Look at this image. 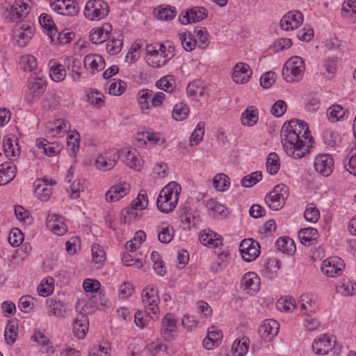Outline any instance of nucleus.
I'll return each instance as SVG.
<instances>
[{
	"instance_id": "obj_53",
	"label": "nucleus",
	"mask_w": 356,
	"mask_h": 356,
	"mask_svg": "<svg viewBox=\"0 0 356 356\" xmlns=\"http://www.w3.org/2000/svg\"><path fill=\"white\" fill-rule=\"evenodd\" d=\"M35 299L31 296H23L19 300V309L25 313L30 312L34 305Z\"/></svg>"
},
{
	"instance_id": "obj_46",
	"label": "nucleus",
	"mask_w": 356,
	"mask_h": 356,
	"mask_svg": "<svg viewBox=\"0 0 356 356\" xmlns=\"http://www.w3.org/2000/svg\"><path fill=\"white\" fill-rule=\"evenodd\" d=\"M181 220L184 225H186L188 228L194 227L198 222V218L193 214L190 209L185 208L181 213Z\"/></svg>"
},
{
	"instance_id": "obj_25",
	"label": "nucleus",
	"mask_w": 356,
	"mask_h": 356,
	"mask_svg": "<svg viewBox=\"0 0 356 356\" xmlns=\"http://www.w3.org/2000/svg\"><path fill=\"white\" fill-rule=\"evenodd\" d=\"M279 330V323L273 319H268L260 327L259 332L266 339L270 341Z\"/></svg>"
},
{
	"instance_id": "obj_11",
	"label": "nucleus",
	"mask_w": 356,
	"mask_h": 356,
	"mask_svg": "<svg viewBox=\"0 0 356 356\" xmlns=\"http://www.w3.org/2000/svg\"><path fill=\"white\" fill-rule=\"evenodd\" d=\"M119 152L120 158L127 166L136 170H140L143 161L136 149L123 148L119 150Z\"/></svg>"
},
{
	"instance_id": "obj_16",
	"label": "nucleus",
	"mask_w": 356,
	"mask_h": 356,
	"mask_svg": "<svg viewBox=\"0 0 356 356\" xmlns=\"http://www.w3.org/2000/svg\"><path fill=\"white\" fill-rule=\"evenodd\" d=\"M130 190V185L127 182H122L111 186L106 193V200L109 202L118 201L124 197Z\"/></svg>"
},
{
	"instance_id": "obj_20",
	"label": "nucleus",
	"mask_w": 356,
	"mask_h": 356,
	"mask_svg": "<svg viewBox=\"0 0 356 356\" xmlns=\"http://www.w3.org/2000/svg\"><path fill=\"white\" fill-rule=\"evenodd\" d=\"M55 184L56 181H52L48 183L46 179L38 180L34 184L35 194L42 201L49 200L52 193L51 186Z\"/></svg>"
},
{
	"instance_id": "obj_36",
	"label": "nucleus",
	"mask_w": 356,
	"mask_h": 356,
	"mask_svg": "<svg viewBox=\"0 0 356 356\" xmlns=\"http://www.w3.org/2000/svg\"><path fill=\"white\" fill-rule=\"evenodd\" d=\"M153 96V91L149 89L140 90L138 93V100L140 111L143 113H148L150 109L149 100H151Z\"/></svg>"
},
{
	"instance_id": "obj_59",
	"label": "nucleus",
	"mask_w": 356,
	"mask_h": 356,
	"mask_svg": "<svg viewBox=\"0 0 356 356\" xmlns=\"http://www.w3.org/2000/svg\"><path fill=\"white\" fill-rule=\"evenodd\" d=\"M213 182L214 187L217 190L224 191L228 184H229V179L225 174L220 173L214 177Z\"/></svg>"
},
{
	"instance_id": "obj_40",
	"label": "nucleus",
	"mask_w": 356,
	"mask_h": 356,
	"mask_svg": "<svg viewBox=\"0 0 356 356\" xmlns=\"http://www.w3.org/2000/svg\"><path fill=\"white\" fill-rule=\"evenodd\" d=\"M36 144L38 147H42L44 153L49 156H55L60 151V147L58 145L49 143L45 139H38Z\"/></svg>"
},
{
	"instance_id": "obj_1",
	"label": "nucleus",
	"mask_w": 356,
	"mask_h": 356,
	"mask_svg": "<svg viewBox=\"0 0 356 356\" xmlns=\"http://www.w3.org/2000/svg\"><path fill=\"white\" fill-rule=\"evenodd\" d=\"M282 143L284 152L293 159H298L309 153L313 137L305 122L291 120L284 125Z\"/></svg>"
},
{
	"instance_id": "obj_18",
	"label": "nucleus",
	"mask_w": 356,
	"mask_h": 356,
	"mask_svg": "<svg viewBox=\"0 0 356 356\" xmlns=\"http://www.w3.org/2000/svg\"><path fill=\"white\" fill-rule=\"evenodd\" d=\"M14 34L18 45L24 47L33 37L34 29L31 25L22 24L21 26L15 29Z\"/></svg>"
},
{
	"instance_id": "obj_41",
	"label": "nucleus",
	"mask_w": 356,
	"mask_h": 356,
	"mask_svg": "<svg viewBox=\"0 0 356 356\" xmlns=\"http://www.w3.org/2000/svg\"><path fill=\"white\" fill-rule=\"evenodd\" d=\"M280 168V162L278 155L275 152L268 154L266 161V170L270 175H275Z\"/></svg>"
},
{
	"instance_id": "obj_13",
	"label": "nucleus",
	"mask_w": 356,
	"mask_h": 356,
	"mask_svg": "<svg viewBox=\"0 0 356 356\" xmlns=\"http://www.w3.org/2000/svg\"><path fill=\"white\" fill-rule=\"evenodd\" d=\"M314 166L317 172L324 177H327L333 170L334 161L329 154H319L314 159Z\"/></svg>"
},
{
	"instance_id": "obj_45",
	"label": "nucleus",
	"mask_w": 356,
	"mask_h": 356,
	"mask_svg": "<svg viewBox=\"0 0 356 356\" xmlns=\"http://www.w3.org/2000/svg\"><path fill=\"white\" fill-rule=\"evenodd\" d=\"M168 54L163 55V52L153 54L152 56H146L147 63L153 67L163 66L168 61Z\"/></svg>"
},
{
	"instance_id": "obj_44",
	"label": "nucleus",
	"mask_w": 356,
	"mask_h": 356,
	"mask_svg": "<svg viewBox=\"0 0 356 356\" xmlns=\"http://www.w3.org/2000/svg\"><path fill=\"white\" fill-rule=\"evenodd\" d=\"M138 209L139 208L134 204L131 208H124L121 212V220L124 223H129L131 221L138 219L140 216Z\"/></svg>"
},
{
	"instance_id": "obj_23",
	"label": "nucleus",
	"mask_w": 356,
	"mask_h": 356,
	"mask_svg": "<svg viewBox=\"0 0 356 356\" xmlns=\"http://www.w3.org/2000/svg\"><path fill=\"white\" fill-rule=\"evenodd\" d=\"M332 349L331 339L327 334L320 336L312 344V350L316 355L327 354Z\"/></svg>"
},
{
	"instance_id": "obj_33",
	"label": "nucleus",
	"mask_w": 356,
	"mask_h": 356,
	"mask_svg": "<svg viewBox=\"0 0 356 356\" xmlns=\"http://www.w3.org/2000/svg\"><path fill=\"white\" fill-rule=\"evenodd\" d=\"M241 123L245 126L251 127L258 121V111L254 106H248L242 113L241 118Z\"/></svg>"
},
{
	"instance_id": "obj_21",
	"label": "nucleus",
	"mask_w": 356,
	"mask_h": 356,
	"mask_svg": "<svg viewBox=\"0 0 356 356\" xmlns=\"http://www.w3.org/2000/svg\"><path fill=\"white\" fill-rule=\"evenodd\" d=\"M17 168L11 162H4L0 165V186L10 183L16 176Z\"/></svg>"
},
{
	"instance_id": "obj_51",
	"label": "nucleus",
	"mask_w": 356,
	"mask_h": 356,
	"mask_svg": "<svg viewBox=\"0 0 356 356\" xmlns=\"http://www.w3.org/2000/svg\"><path fill=\"white\" fill-rule=\"evenodd\" d=\"M49 76L54 81L59 82L63 81L66 76L65 67L62 65L52 66L49 70Z\"/></svg>"
},
{
	"instance_id": "obj_52",
	"label": "nucleus",
	"mask_w": 356,
	"mask_h": 356,
	"mask_svg": "<svg viewBox=\"0 0 356 356\" xmlns=\"http://www.w3.org/2000/svg\"><path fill=\"white\" fill-rule=\"evenodd\" d=\"M175 16V8L168 6L163 8L159 7L158 13L156 14V17L160 20H170Z\"/></svg>"
},
{
	"instance_id": "obj_3",
	"label": "nucleus",
	"mask_w": 356,
	"mask_h": 356,
	"mask_svg": "<svg viewBox=\"0 0 356 356\" xmlns=\"http://www.w3.org/2000/svg\"><path fill=\"white\" fill-rule=\"evenodd\" d=\"M109 13L108 3L102 0H89L85 6L83 14L86 19L95 21L105 18Z\"/></svg>"
},
{
	"instance_id": "obj_2",
	"label": "nucleus",
	"mask_w": 356,
	"mask_h": 356,
	"mask_svg": "<svg viewBox=\"0 0 356 356\" xmlns=\"http://www.w3.org/2000/svg\"><path fill=\"white\" fill-rule=\"evenodd\" d=\"M181 186L176 182H170L160 192L157 198L158 209L163 213L172 211L177 204Z\"/></svg>"
},
{
	"instance_id": "obj_50",
	"label": "nucleus",
	"mask_w": 356,
	"mask_h": 356,
	"mask_svg": "<svg viewBox=\"0 0 356 356\" xmlns=\"http://www.w3.org/2000/svg\"><path fill=\"white\" fill-rule=\"evenodd\" d=\"M18 327L10 321L8 322L5 330V340L8 344H13L17 336Z\"/></svg>"
},
{
	"instance_id": "obj_48",
	"label": "nucleus",
	"mask_w": 356,
	"mask_h": 356,
	"mask_svg": "<svg viewBox=\"0 0 356 356\" xmlns=\"http://www.w3.org/2000/svg\"><path fill=\"white\" fill-rule=\"evenodd\" d=\"M305 220L310 222H316L320 218L319 210L314 204H309L304 213Z\"/></svg>"
},
{
	"instance_id": "obj_35",
	"label": "nucleus",
	"mask_w": 356,
	"mask_h": 356,
	"mask_svg": "<svg viewBox=\"0 0 356 356\" xmlns=\"http://www.w3.org/2000/svg\"><path fill=\"white\" fill-rule=\"evenodd\" d=\"M81 62L78 59L68 56L64 60V66L67 68L68 70H71L72 76L74 81H78L81 77Z\"/></svg>"
},
{
	"instance_id": "obj_43",
	"label": "nucleus",
	"mask_w": 356,
	"mask_h": 356,
	"mask_svg": "<svg viewBox=\"0 0 356 356\" xmlns=\"http://www.w3.org/2000/svg\"><path fill=\"white\" fill-rule=\"evenodd\" d=\"M50 312L59 318H64L66 313V309L63 303L60 300L51 299L49 302Z\"/></svg>"
},
{
	"instance_id": "obj_58",
	"label": "nucleus",
	"mask_w": 356,
	"mask_h": 356,
	"mask_svg": "<svg viewBox=\"0 0 356 356\" xmlns=\"http://www.w3.org/2000/svg\"><path fill=\"white\" fill-rule=\"evenodd\" d=\"M337 290L344 296H352L356 293V284L346 281L337 286Z\"/></svg>"
},
{
	"instance_id": "obj_8",
	"label": "nucleus",
	"mask_w": 356,
	"mask_h": 356,
	"mask_svg": "<svg viewBox=\"0 0 356 356\" xmlns=\"http://www.w3.org/2000/svg\"><path fill=\"white\" fill-rule=\"evenodd\" d=\"M53 10L65 16H74L79 12L78 3L74 0H50Z\"/></svg>"
},
{
	"instance_id": "obj_26",
	"label": "nucleus",
	"mask_w": 356,
	"mask_h": 356,
	"mask_svg": "<svg viewBox=\"0 0 356 356\" xmlns=\"http://www.w3.org/2000/svg\"><path fill=\"white\" fill-rule=\"evenodd\" d=\"M39 22L51 40L54 42V35H56L58 30L51 17L47 13H42L39 17Z\"/></svg>"
},
{
	"instance_id": "obj_32",
	"label": "nucleus",
	"mask_w": 356,
	"mask_h": 356,
	"mask_svg": "<svg viewBox=\"0 0 356 356\" xmlns=\"http://www.w3.org/2000/svg\"><path fill=\"white\" fill-rule=\"evenodd\" d=\"M92 263L96 268H102L106 259V255L104 250L99 244H93L91 248Z\"/></svg>"
},
{
	"instance_id": "obj_42",
	"label": "nucleus",
	"mask_w": 356,
	"mask_h": 356,
	"mask_svg": "<svg viewBox=\"0 0 356 356\" xmlns=\"http://www.w3.org/2000/svg\"><path fill=\"white\" fill-rule=\"evenodd\" d=\"M248 340L246 338L236 340L232 347V350L234 356H243L248 350Z\"/></svg>"
},
{
	"instance_id": "obj_10",
	"label": "nucleus",
	"mask_w": 356,
	"mask_h": 356,
	"mask_svg": "<svg viewBox=\"0 0 356 356\" xmlns=\"http://www.w3.org/2000/svg\"><path fill=\"white\" fill-rule=\"evenodd\" d=\"M345 264L339 257H330L323 261L321 270L328 277H334L342 274Z\"/></svg>"
},
{
	"instance_id": "obj_14",
	"label": "nucleus",
	"mask_w": 356,
	"mask_h": 356,
	"mask_svg": "<svg viewBox=\"0 0 356 356\" xmlns=\"http://www.w3.org/2000/svg\"><path fill=\"white\" fill-rule=\"evenodd\" d=\"M207 17V13L205 8L202 7H195L188 9L179 17V21L181 24L186 25L190 23H196L200 22Z\"/></svg>"
},
{
	"instance_id": "obj_30",
	"label": "nucleus",
	"mask_w": 356,
	"mask_h": 356,
	"mask_svg": "<svg viewBox=\"0 0 356 356\" xmlns=\"http://www.w3.org/2000/svg\"><path fill=\"white\" fill-rule=\"evenodd\" d=\"M111 26L106 25L92 30L90 35V40L94 44H101L110 38Z\"/></svg>"
},
{
	"instance_id": "obj_61",
	"label": "nucleus",
	"mask_w": 356,
	"mask_h": 356,
	"mask_svg": "<svg viewBox=\"0 0 356 356\" xmlns=\"http://www.w3.org/2000/svg\"><path fill=\"white\" fill-rule=\"evenodd\" d=\"M15 213L17 218L24 224L30 225L32 222V217L29 216L27 210H25L22 206L15 207Z\"/></svg>"
},
{
	"instance_id": "obj_6",
	"label": "nucleus",
	"mask_w": 356,
	"mask_h": 356,
	"mask_svg": "<svg viewBox=\"0 0 356 356\" xmlns=\"http://www.w3.org/2000/svg\"><path fill=\"white\" fill-rule=\"evenodd\" d=\"M119 159V150L110 149L98 156L95 165L98 170L105 172L113 169Z\"/></svg>"
},
{
	"instance_id": "obj_7",
	"label": "nucleus",
	"mask_w": 356,
	"mask_h": 356,
	"mask_svg": "<svg viewBox=\"0 0 356 356\" xmlns=\"http://www.w3.org/2000/svg\"><path fill=\"white\" fill-rule=\"evenodd\" d=\"M142 301L148 315H156L159 311L158 302L159 298L157 290L152 286H147L142 293Z\"/></svg>"
},
{
	"instance_id": "obj_4",
	"label": "nucleus",
	"mask_w": 356,
	"mask_h": 356,
	"mask_svg": "<svg viewBox=\"0 0 356 356\" xmlns=\"http://www.w3.org/2000/svg\"><path fill=\"white\" fill-rule=\"evenodd\" d=\"M305 66L303 60L299 56L289 58L283 68V75L288 82L299 80L305 71Z\"/></svg>"
},
{
	"instance_id": "obj_56",
	"label": "nucleus",
	"mask_w": 356,
	"mask_h": 356,
	"mask_svg": "<svg viewBox=\"0 0 356 356\" xmlns=\"http://www.w3.org/2000/svg\"><path fill=\"white\" fill-rule=\"evenodd\" d=\"M20 65L25 71H32L37 67L35 58L32 55H25L21 57Z\"/></svg>"
},
{
	"instance_id": "obj_63",
	"label": "nucleus",
	"mask_w": 356,
	"mask_h": 356,
	"mask_svg": "<svg viewBox=\"0 0 356 356\" xmlns=\"http://www.w3.org/2000/svg\"><path fill=\"white\" fill-rule=\"evenodd\" d=\"M144 139L149 142L151 144L155 145L161 142L163 143L165 142V138L163 136L158 132H155L153 131H147L143 134Z\"/></svg>"
},
{
	"instance_id": "obj_19",
	"label": "nucleus",
	"mask_w": 356,
	"mask_h": 356,
	"mask_svg": "<svg viewBox=\"0 0 356 356\" xmlns=\"http://www.w3.org/2000/svg\"><path fill=\"white\" fill-rule=\"evenodd\" d=\"M88 318L83 313H79L76 316L73 323V333L78 339H83L88 330Z\"/></svg>"
},
{
	"instance_id": "obj_12",
	"label": "nucleus",
	"mask_w": 356,
	"mask_h": 356,
	"mask_svg": "<svg viewBox=\"0 0 356 356\" xmlns=\"http://www.w3.org/2000/svg\"><path fill=\"white\" fill-rule=\"evenodd\" d=\"M46 90V82L40 77L31 76L28 80L29 95L27 100L32 102L35 99H38Z\"/></svg>"
},
{
	"instance_id": "obj_62",
	"label": "nucleus",
	"mask_w": 356,
	"mask_h": 356,
	"mask_svg": "<svg viewBox=\"0 0 356 356\" xmlns=\"http://www.w3.org/2000/svg\"><path fill=\"white\" fill-rule=\"evenodd\" d=\"M163 347H164L165 350H167V346H163V343L160 341V340L157 339L151 343H148L146 346L145 351L147 355L150 356L156 355L160 350H162Z\"/></svg>"
},
{
	"instance_id": "obj_9",
	"label": "nucleus",
	"mask_w": 356,
	"mask_h": 356,
	"mask_svg": "<svg viewBox=\"0 0 356 356\" xmlns=\"http://www.w3.org/2000/svg\"><path fill=\"white\" fill-rule=\"evenodd\" d=\"M259 243L252 238L244 239L240 244V253L244 261L250 262L256 259L260 253Z\"/></svg>"
},
{
	"instance_id": "obj_27",
	"label": "nucleus",
	"mask_w": 356,
	"mask_h": 356,
	"mask_svg": "<svg viewBox=\"0 0 356 356\" xmlns=\"http://www.w3.org/2000/svg\"><path fill=\"white\" fill-rule=\"evenodd\" d=\"M199 238L200 243L206 246L218 248L222 244L221 236L211 231L201 232Z\"/></svg>"
},
{
	"instance_id": "obj_31",
	"label": "nucleus",
	"mask_w": 356,
	"mask_h": 356,
	"mask_svg": "<svg viewBox=\"0 0 356 356\" xmlns=\"http://www.w3.org/2000/svg\"><path fill=\"white\" fill-rule=\"evenodd\" d=\"M318 236V230L312 227L301 229L298 232V238L300 242L305 245L313 244Z\"/></svg>"
},
{
	"instance_id": "obj_64",
	"label": "nucleus",
	"mask_w": 356,
	"mask_h": 356,
	"mask_svg": "<svg viewBox=\"0 0 356 356\" xmlns=\"http://www.w3.org/2000/svg\"><path fill=\"white\" fill-rule=\"evenodd\" d=\"M126 83L121 80L115 81L111 83L108 91L111 95L118 96L125 90Z\"/></svg>"
},
{
	"instance_id": "obj_55",
	"label": "nucleus",
	"mask_w": 356,
	"mask_h": 356,
	"mask_svg": "<svg viewBox=\"0 0 356 356\" xmlns=\"http://www.w3.org/2000/svg\"><path fill=\"white\" fill-rule=\"evenodd\" d=\"M8 242L13 247H18L24 240L23 233L17 228H13L8 235Z\"/></svg>"
},
{
	"instance_id": "obj_47",
	"label": "nucleus",
	"mask_w": 356,
	"mask_h": 356,
	"mask_svg": "<svg viewBox=\"0 0 356 356\" xmlns=\"http://www.w3.org/2000/svg\"><path fill=\"white\" fill-rule=\"evenodd\" d=\"M189 113V108L188 107L183 104V103H179L177 104L174 106V109L172 111V118L176 120H183L188 116Z\"/></svg>"
},
{
	"instance_id": "obj_39",
	"label": "nucleus",
	"mask_w": 356,
	"mask_h": 356,
	"mask_svg": "<svg viewBox=\"0 0 356 356\" xmlns=\"http://www.w3.org/2000/svg\"><path fill=\"white\" fill-rule=\"evenodd\" d=\"M179 38L183 48L186 51H191L195 48L197 41L191 33L180 32Z\"/></svg>"
},
{
	"instance_id": "obj_24",
	"label": "nucleus",
	"mask_w": 356,
	"mask_h": 356,
	"mask_svg": "<svg viewBox=\"0 0 356 356\" xmlns=\"http://www.w3.org/2000/svg\"><path fill=\"white\" fill-rule=\"evenodd\" d=\"M83 63L86 68L90 69L93 73L102 70L105 67L104 60L99 54H88L86 56Z\"/></svg>"
},
{
	"instance_id": "obj_29",
	"label": "nucleus",
	"mask_w": 356,
	"mask_h": 356,
	"mask_svg": "<svg viewBox=\"0 0 356 356\" xmlns=\"http://www.w3.org/2000/svg\"><path fill=\"white\" fill-rule=\"evenodd\" d=\"M298 307L303 314H309L317 310L318 304L312 296L305 294L300 296L298 301Z\"/></svg>"
},
{
	"instance_id": "obj_15",
	"label": "nucleus",
	"mask_w": 356,
	"mask_h": 356,
	"mask_svg": "<svg viewBox=\"0 0 356 356\" xmlns=\"http://www.w3.org/2000/svg\"><path fill=\"white\" fill-rule=\"evenodd\" d=\"M252 74V70L248 64L238 63L233 69L232 78L236 83L243 84L249 81Z\"/></svg>"
},
{
	"instance_id": "obj_54",
	"label": "nucleus",
	"mask_w": 356,
	"mask_h": 356,
	"mask_svg": "<svg viewBox=\"0 0 356 356\" xmlns=\"http://www.w3.org/2000/svg\"><path fill=\"white\" fill-rule=\"evenodd\" d=\"M80 136L78 132H72L67 138V147L75 155L79 149Z\"/></svg>"
},
{
	"instance_id": "obj_17",
	"label": "nucleus",
	"mask_w": 356,
	"mask_h": 356,
	"mask_svg": "<svg viewBox=\"0 0 356 356\" xmlns=\"http://www.w3.org/2000/svg\"><path fill=\"white\" fill-rule=\"evenodd\" d=\"M47 228L58 236L65 234L67 230V226L61 216L56 214H49L47 218Z\"/></svg>"
},
{
	"instance_id": "obj_60",
	"label": "nucleus",
	"mask_w": 356,
	"mask_h": 356,
	"mask_svg": "<svg viewBox=\"0 0 356 356\" xmlns=\"http://www.w3.org/2000/svg\"><path fill=\"white\" fill-rule=\"evenodd\" d=\"M102 97V95L97 91H91L87 95L88 103L97 108H100L104 105Z\"/></svg>"
},
{
	"instance_id": "obj_49",
	"label": "nucleus",
	"mask_w": 356,
	"mask_h": 356,
	"mask_svg": "<svg viewBox=\"0 0 356 356\" xmlns=\"http://www.w3.org/2000/svg\"><path fill=\"white\" fill-rule=\"evenodd\" d=\"M327 115L329 120L332 122H337L343 118L345 111L341 105L334 104L329 108Z\"/></svg>"
},
{
	"instance_id": "obj_28",
	"label": "nucleus",
	"mask_w": 356,
	"mask_h": 356,
	"mask_svg": "<svg viewBox=\"0 0 356 356\" xmlns=\"http://www.w3.org/2000/svg\"><path fill=\"white\" fill-rule=\"evenodd\" d=\"M177 322L171 314H167L163 319L161 332L165 340H170L172 333L176 330Z\"/></svg>"
},
{
	"instance_id": "obj_38",
	"label": "nucleus",
	"mask_w": 356,
	"mask_h": 356,
	"mask_svg": "<svg viewBox=\"0 0 356 356\" xmlns=\"http://www.w3.org/2000/svg\"><path fill=\"white\" fill-rule=\"evenodd\" d=\"M342 15L352 22L356 21V0H346L343 3Z\"/></svg>"
},
{
	"instance_id": "obj_5",
	"label": "nucleus",
	"mask_w": 356,
	"mask_h": 356,
	"mask_svg": "<svg viewBox=\"0 0 356 356\" xmlns=\"http://www.w3.org/2000/svg\"><path fill=\"white\" fill-rule=\"evenodd\" d=\"M288 197L287 188L284 185H277L265 197L266 204L273 210L281 209Z\"/></svg>"
},
{
	"instance_id": "obj_57",
	"label": "nucleus",
	"mask_w": 356,
	"mask_h": 356,
	"mask_svg": "<svg viewBox=\"0 0 356 356\" xmlns=\"http://www.w3.org/2000/svg\"><path fill=\"white\" fill-rule=\"evenodd\" d=\"M262 177L261 172L259 171L254 172L249 175L244 177L241 179V184L244 187L249 188L259 182Z\"/></svg>"
},
{
	"instance_id": "obj_34",
	"label": "nucleus",
	"mask_w": 356,
	"mask_h": 356,
	"mask_svg": "<svg viewBox=\"0 0 356 356\" xmlns=\"http://www.w3.org/2000/svg\"><path fill=\"white\" fill-rule=\"evenodd\" d=\"M14 147L13 142L10 138H4L3 140V147L5 156L10 160L16 159L20 154V147L17 143Z\"/></svg>"
},
{
	"instance_id": "obj_37",
	"label": "nucleus",
	"mask_w": 356,
	"mask_h": 356,
	"mask_svg": "<svg viewBox=\"0 0 356 356\" xmlns=\"http://www.w3.org/2000/svg\"><path fill=\"white\" fill-rule=\"evenodd\" d=\"M275 245L280 251L291 254L296 251V245L293 241L290 238H279Z\"/></svg>"
},
{
	"instance_id": "obj_22",
	"label": "nucleus",
	"mask_w": 356,
	"mask_h": 356,
	"mask_svg": "<svg viewBox=\"0 0 356 356\" xmlns=\"http://www.w3.org/2000/svg\"><path fill=\"white\" fill-rule=\"evenodd\" d=\"M241 286L248 293L256 292L260 289V278L256 273L249 272L243 276Z\"/></svg>"
}]
</instances>
